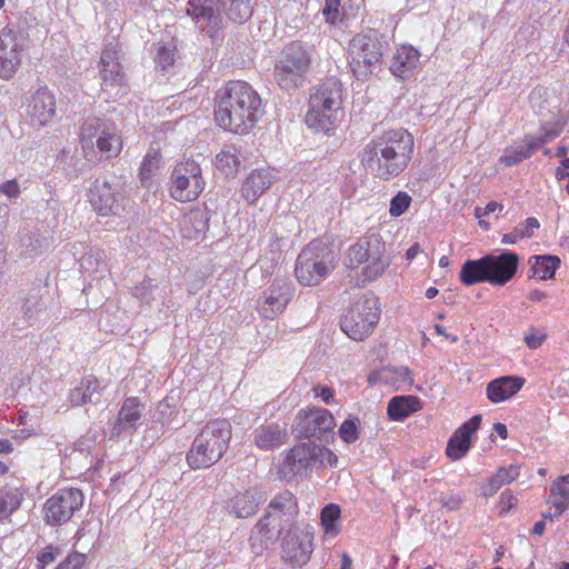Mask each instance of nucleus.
Listing matches in <instances>:
<instances>
[{
  "label": "nucleus",
  "instance_id": "nucleus-1",
  "mask_svg": "<svg viewBox=\"0 0 569 569\" xmlns=\"http://www.w3.org/2000/svg\"><path fill=\"white\" fill-rule=\"evenodd\" d=\"M262 113L260 96L244 81H230L217 92L214 119L223 130L247 134Z\"/></svg>",
  "mask_w": 569,
  "mask_h": 569
},
{
  "label": "nucleus",
  "instance_id": "nucleus-2",
  "mask_svg": "<svg viewBox=\"0 0 569 569\" xmlns=\"http://www.w3.org/2000/svg\"><path fill=\"white\" fill-rule=\"evenodd\" d=\"M413 137L405 129L385 131L365 147L362 163L376 177L389 179L401 173L413 152Z\"/></svg>",
  "mask_w": 569,
  "mask_h": 569
},
{
  "label": "nucleus",
  "instance_id": "nucleus-3",
  "mask_svg": "<svg viewBox=\"0 0 569 569\" xmlns=\"http://www.w3.org/2000/svg\"><path fill=\"white\" fill-rule=\"evenodd\" d=\"M231 439V425L226 419H211L194 438L187 462L191 469L209 468L226 452Z\"/></svg>",
  "mask_w": 569,
  "mask_h": 569
},
{
  "label": "nucleus",
  "instance_id": "nucleus-4",
  "mask_svg": "<svg viewBox=\"0 0 569 569\" xmlns=\"http://www.w3.org/2000/svg\"><path fill=\"white\" fill-rule=\"evenodd\" d=\"M341 83L336 78L326 79L310 96L306 123L316 132H329L335 128L341 113Z\"/></svg>",
  "mask_w": 569,
  "mask_h": 569
},
{
  "label": "nucleus",
  "instance_id": "nucleus-5",
  "mask_svg": "<svg viewBox=\"0 0 569 569\" xmlns=\"http://www.w3.org/2000/svg\"><path fill=\"white\" fill-rule=\"evenodd\" d=\"M312 63V50L300 41H292L283 47L276 60L273 79L283 90L290 91L301 87Z\"/></svg>",
  "mask_w": 569,
  "mask_h": 569
},
{
  "label": "nucleus",
  "instance_id": "nucleus-6",
  "mask_svg": "<svg viewBox=\"0 0 569 569\" xmlns=\"http://www.w3.org/2000/svg\"><path fill=\"white\" fill-rule=\"evenodd\" d=\"M336 263L337 256L331 246L322 240H313L296 260V278L303 286H316L333 271Z\"/></svg>",
  "mask_w": 569,
  "mask_h": 569
},
{
  "label": "nucleus",
  "instance_id": "nucleus-7",
  "mask_svg": "<svg viewBox=\"0 0 569 569\" xmlns=\"http://www.w3.org/2000/svg\"><path fill=\"white\" fill-rule=\"evenodd\" d=\"M80 142L87 156L99 153L101 158L117 157L122 149L116 124L99 117H88L80 127Z\"/></svg>",
  "mask_w": 569,
  "mask_h": 569
},
{
  "label": "nucleus",
  "instance_id": "nucleus-8",
  "mask_svg": "<svg viewBox=\"0 0 569 569\" xmlns=\"http://www.w3.org/2000/svg\"><path fill=\"white\" fill-rule=\"evenodd\" d=\"M223 11L234 22L243 23L252 14L251 0H190L187 13L197 22L218 26L219 12Z\"/></svg>",
  "mask_w": 569,
  "mask_h": 569
},
{
  "label": "nucleus",
  "instance_id": "nucleus-9",
  "mask_svg": "<svg viewBox=\"0 0 569 569\" xmlns=\"http://www.w3.org/2000/svg\"><path fill=\"white\" fill-rule=\"evenodd\" d=\"M380 317L379 299L373 293H365L356 300L342 318L341 330L352 340L361 341L373 330Z\"/></svg>",
  "mask_w": 569,
  "mask_h": 569
},
{
  "label": "nucleus",
  "instance_id": "nucleus-10",
  "mask_svg": "<svg viewBox=\"0 0 569 569\" xmlns=\"http://www.w3.org/2000/svg\"><path fill=\"white\" fill-rule=\"evenodd\" d=\"M281 538V559L292 568H301L313 552V532L308 526L290 523L288 529L281 527L278 531Z\"/></svg>",
  "mask_w": 569,
  "mask_h": 569
},
{
  "label": "nucleus",
  "instance_id": "nucleus-11",
  "mask_svg": "<svg viewBox=\"0 0 569 569\" xmlns=\"http://www.w3.org/2000/svg\"><path fill=\"white\" fill-rule=\"evenodd\" d=\"M206 186L198 162L186 159L178 162L170 177V196L179 202H191L199 198Z\"/></svg>",
  "mask_w": 569,
  "mask_h": 569
},
{
  "label": "nucleus",
  "instance_id": "nucleus-12",
  "mask_svg": "<svg viewBox=\"0 0 569 569\" xmlns=\"http://www.w3.org/2000/svg\"><path fill=\"white\" fill-rule=\"evenodd\" d=\"M351 68L357 78H366L372 73L383 54V44L377 32L361 33L350 42Z\"/></svg>",
  "mask_w": 569,
  "mask_h": 569
},
{
  "label": "nucleus",
  "instance_id": "nucleus-13",
  "mask_svg": "<svg viewBox=\"0 0 569 569\" xmlns=\"http://www.w3.org/2000/svg\"><path fill=\"white\" fill-rule=\"evenodd\" d=\"M332 452L313 443H300L295 446L284 457L280 467L283 478L289 479L297 475H305L317 462L330 461Z\"/></svg>",
  "mask_w": 569,
  "mask_h": 569
},
{
  "label": "nucleus",
  "instance_id": "nucleus-14",
  "mask_svg": "<svg viewBox=\"0 0 569 569\" xmlns=\"http://www.w3.org/2000/svg\"><path fill=\"white\" fill-rule=\"evenodd\" d=\"M83 493L77 488L61 489L52 495L44 503V519L50 526H61L68 522L83 506Z\"/></svg>",
  "mask_w": 569,
  "mask_h": 569
},
{
  "label": "nucleus",
  "instance_id": "nucleus-15",
  "mask_svg": "<svg viewBox=\"0 0 569 569\" xmlns=\"http://www.w3.org/2000/svg\"><path fill=\"white\" fill-rule=\"evenodd\" d=\"M293 297L291 284L286 279H274L258 299L257 310L264 319L281 315Z\"/></svg>",
  "mask_w": 569,
  "mask_h": 569
},
{
  "label": "nucleus",
  "instance_id": "nucleus-16",
  "mask_svg": "<svg viewBox=\"0 0 569 569\" xmlns=\"http://www.w3.org/2000/svg\"><path fill=\"white\" fill-rule=\"evenodd\" d=\"M24 50L22 34L12 28L0 31V78L9 80L17 72Z\"/></svg>",
  "mask_w": 569,
  "mask_h": 569
},
{
  "label": "nucleus",
  "instance_id": "nucleus-17",
  "mask_svg": "<svg viewBox=\"0 0 569 569\" xmlns=\"http://www.w3.org/2000/svg\"><path fill=\"white\" fill-rule=\"evenodd\" d=\"M90 203L100 216H120L124 211L126 198L110 182L97 179L89 191Z\"/></svg>",
  "mask_w": 569,
  "mask_h": 569
},
{
  "label": "nucleus",
  "instance_id": "nucleus-18",
  "mask_svg": "<svg viewBox=\"0 0 569 569\" xmlns=\"http://www.w3.org/2000/svg\"><path fill=\"white\" fill-rule=\"evenodd\" d=\"M335 427V418L323 408H311L303 412L298 422V433L303 438H320Z\"/></svg>",
  "mask_w": 569,
  "mask_h": 569
},
{
  "label": "nucleus",
  "instance_id": "nucleus-19",
  "mask_svg": "<svg viewBox=\"0 0 569 569\" xmlns=\"http://www.w3.org/2000/svg\"><path fill=\"white\" fill-rule=\"evenodd\" d=\"M28 113L33 124L47 126L56 116V97L48 88H39L28 106Z\"/></svg>",
  "mask_w": 569,
  "mask_h": 569
},
{
  "label": "nucleus",
  "instance_id": "nucleus-20",
  "mask_svg": "<svg viewBox=\"0 0 569 569\" xmlns=\"http://www.w3.org/2000/svg\"><path fill=\"white\" fill-rule=\"evenodd\" d=\"M490 260L487 262L490 273L489 283L503 286L515 276L518 268V256L511 251H503L498 256L486 254Z\"/></svg>",
  "mask_w": 569,
  "mask_h": 569
},
{
  "label": "nucleus",
  "instance_id": "nucleus-21",
  "mask_svg": "<svg viewBox=\"0 0 569 569\" xmlns=\"http://www.w3.org/2000/svg\"><path fill=\"white\" fill-rule=\"evenodd\" d=\"M274 182V174L268 168L251 170L243 179L241 186V197L248 204H254L257 200L268 190Z\"/></svg>",
  "mask_w": 569,
  "mask_h": 569
},
{
  "label": "nucleus",
  "instance_id": "nucleus-22",
  "mask_svg": "<svg viewBox=\"0 0 569 569\" xmlns=\"http://www.w3.org/2000/svg\"><path fill=\"white\" fill-rule=\"evenodd\" d=\"M99 72L102 84L108 87H123L126 76L119 62V56L113 47H106L101 53L99 62Z\"/></svg>",
  "mask_w": 569,
  "mask_h": 569
},
{
  "label": "nucleus",
  "instance_id": "nucleus-23",
  "mask_svg": "<svg viewBox=\"0 0 569 569\" xmlns=\"http://www.w3.org/2000/svg\"><path fill=\"white\" fill-rule=\"evenodd\" d=\"M481 416L476 415L459 427L448 441L446 453L451 460H459L470 449V437L479 428Z\"/></svg>",
  "mask_w": 569,
  "mask_h": 569
},
{
  "label": "nucleus",
  "instance_id": "nucleus-24",
  "mask_svg": "<svg viewBox=\"0 0 569 569\" xmlns=\"http://www.w3.org/2000/svg\"><path fill=\"white\" fill-rule=\"evenodd\" d=\"M299 513L297 498L289 490L277 493L267 507L264 516L267 518L278 519L284 523H293L292 521Z\"/></svg>",
  "mask_w": 569,
  "mask_h": 569
},
{
  "label": "nucleus",
  "instance_id": "nucleus-25",
  "mask_svg": "<svg viewBox=\"0 0 569 569\" xmlns=\"http://www.w3.org/2000/svg\"><path fill=\"white\" fill-rule=\"evenodd\" d=\"M266 500L264 492L256 487L249 488L243 492L236 493L228 503L230 513L237 518H248L253 516L261 502Z\"/></svg>",
  "mask_w": 569,
  "mask_h": 569
},
{
  "label": "nucleus",
  "instance_id": "nucleus-26",
  "mask_svg": "<svg viewBox=\"0 0 569 569\" xmlns=\"http://www.w3.org/2000/svg\"><path fill=\"white\" fill-rule=\"evenodd\" d=\"M144 407L137 398H127L119 411L112 436L132 435L142 417Z\"/></svg>",
  "mask_w": 569,
  "mask_h": 569
},
{
  "label": "nucleus",
  "instance_id": "nucleus-27",
  "mask_svg": "<svg viewBox=\"0 0 569 569\" xmlns=\"http://www.w3.org/2000/svg\"><path fill=\"white\" fill-rule=\"evenodd\" d=\"M370 257L362 264V274L365 281H373L381 276L389 264V259L385 253V243L378 237L371 236Z\"/></svg>",
  "mask_w": 569,
  "mask_h": 569
},
{
  "label": "nucleus",
  "instance_id": "nucleus-28",
  "mask_svg": "<svg viewBox=\"0 0 569 569\" xmlns=\"http://www.w3.org/2000/svg\"><path fill=\"white\" fill-rule=\"evenodd\" d=\"M525 379L517 376H503L490 381L487 396L491 402H501L516 395L523 386Z\"/></svg>",
  "mask_w": 569,
  "mask_h": 569
},
{
  "label": "nucleus",
  "instance_id": "nucleus-29",
  "mask_svg": "<svg viewBox=\"0 0 569 569\" xmlns=\"http://www.w3.org/2000/svg\"><path fill=\"white\" fill-rule=\"evenodd\" d=\"M180 226L184 238L197 240L209 228V211L207 209L193 208L183 216Z\"/></svg>",
  "mask_w": 569,
  "mask_h": 569
},
{
  "label": "nucleus",
  "instance_id": "nucleus-30",
  "mask_svg": "<svg viewBox=\"0 0 569 569\" xmlns=\"http://www.w3.org/2000/svg\"><path fill=\"white\" fill-rule=\"evenodd\" d=\"M277 537L274 528L270 526V518L263 516L252 528L249 542L253 553L260 555L274 543Z\"/></svg>",
  "mask_w": 569,
  "mask_h": 569
},
{
  "label": "nucleus",
  "instance_id": "nucleus-31",
  "mask_svg": "<svg viewBox=\"0 0 569 569\" xmlns=\"http://www.w3.org/2000/svg\"><path fill=\"white\" fill-rule=\"evenodd\" d=\"M419 52L411 46H402L392 57L390 71L392 74L406 78L419 62Z\"/></svg>",
  "mask_w": 569,
  "mask_h": 569
},
{
  "label": "nucleus",
  "instance_id": "nucleus-32",
  "mask_svg": "<svg viewBox=\"0 0 569 569\" xmlns=\"http://www.w3.org/2000/svg\"><path fill=\"white\" fill-rule=\"evenodd\" d=\"M101 387L98 379L93 376H88L70 391V402L73 406H82L88 402H98L100 399Z\"/></svg>",
  "mask_w": 569,
  "mask_h": 569
},
{
  "label": "nucleus",
  "instance_id": "nucleus-33",
  "mask_svg": "<svg viewBox=\"0 0 569 569\" xmlns=\"http://www.w3.org/2000/svg\"><path fill=\"white\" fill-rule=\"evenodd\" d=\"M489 258L483 256L477 260H467L460 270V281L465 286H472L478 282H489L490 273L488 272L487 262Z\"/></svg>",
  "mask_w": 569,
  "mask_h": 569
},
{
  "label": "nucleus",
  "instance_id": "nucleus-34",
  "mask_svg": "<svg viewBox=\"0 0 569 569\" xmlns=\"http://www.w3.org/2000/svg\"><path fill=\"white\" fill-rule=\"evenodd\" d=\"M540 147L541 140H533L530 136H526L520 144L506 148L500 157V162L509 167L515 166L530 158L532 152Z\"/></svg>",
  "mask_w": 569,
  "mask_h": 569
},
{
  "label": "nucleus",
  "instance_id": "nucleus-35",
  "mask_svg": "<svg viewBox=\"0 0 569 569\" xmlns=\"http://www.w3.org/2000/svg\"><path fill=\"white\" fill-rule=\"evenodd\" d=\"M132 296L142 305L151 306L153 302L164 305L167 290L166 287L153 284L151 279H143L142 282L132 289Z\"/></svg>",
  "mask_w": 569,
  "mask_h": 569
},
{
  "label": "nucleus",
  "instance_id": "nucleus-36",
  "mask_svg": "<svg viewBox=\"0 0 569 569\" xmlns=\"http://www.w3.org/2000/svg\"><path fill=\"white\" fill-rule=\"evenodd\" d=\"M287 440L288 432L279 425H269L264 428H261L254 437L256 445L263 450L281 446L282 443L287 442Z\"/></svg>",
  "mask_w": 569,
  "mask_h": 569
},
{
  "label": "nucleus",
  "instance_id": "nucleus-37",
  "mask_svg": "<svg viewBox=\"0 0 569 569\" xmlns=\"http://www.w3.org/2000/svg\"><path fill=\"white\" fill-rule=\"evenodd\" d=\"M420 407L419 398L415 396H396L388 403V416L392 420H402Z\"/></svg>",
  "mask_w": 569,
  "mask_h": 569
},
{
  "label": "nucleus",
  "instance_id": "nucleus-38",
  "mask_svg": "<svg viewBox=\"0 0 569 569\" xmlns=\"http://www.w3.org/2000/svg\"><path fill=\"white\" fill-rule=\"evenodd\" d=\"M240 150L236 146H226L216 156L217 168L227 177L234 176L241 167Z\"/></svg>",
  "mask_w": 569,
  "mask_h": 569
},
{
  "label": "nucleus",
  "instance_id": "nucleus-39",
  "mask_svg": "<svg viewBox=\"0 0 569 569\" xmlns=\"http://www.w3.org/2000/svg\"><path fill=\"white\" fill-rule=\"evenodd\" d=\"M529 276L540 280H548L555 276L560 264V259L555 256H535L529 260Z\"/></svg>",
  "mask_w": 569,
  "mask_h": 569
},
{
  "label": "nucleus",
  "instance_id": "nucleus-40",
  "mask_svg": "<svg viewBox=\"0 0 569 569\" xmlns=\"http://www.w3.org/2000/svg\"><path fill=\"white\" fill-rule=\"evenodd\" d=\"M23 500V492L11 486L0 487V519L9 518Z\"/></svg>",
  "mask_w": 569,
  "mask_h": 569
},
{
  "label": "nucleus",
  "instance_id": "nucleus-41",
  "mask_svg": "<svg viewBox=\"0 0 569 569\" xmlns=\"http://www.w3.org/2000/svg\"><path fill=\"white\" fill-rule=\"evenodd\" d=\"M379 377L382 379V383L395 386L397 389L413 383L411 371L403 366L382 367L379 369Z\"/></svg>",
  "mask_w": 569,
  "mask_h": 569
},
{
  "label": "nucleus",
  "instance_id": "nucleus-42",
  "mask_svg": "<svg viewBox=\"0 0 569 569\" xmlns=\"http://www.w3.org/2000/svg\"><path fill=\"white\" fill-rule=\"evenodd\" d=\"M551 493L555 497L552 505L557 516H560L568 507L569 501V472L558 477L551 485Z\"/></svg>",
  "mask_w": 569,
  "mask_h": 569
},
{
  "label": "nucleus",
  "instance_id": "nucleus-43",
  "mask_svg": "<svg viewBox=\"0 0 569 569\" xmlns=\"http://www.w3.org/2000/svg\"><path fill=\"white\" fill-rule=\"evenodd\" d=\"M370 247L371 236L351 246L346 258V266L351 269H357L362 266L366 259L370 257Z\"/></svg>",
  "mask_w": 569,
  "mask_h": 569
},
{
  "label": "nucleus",
  "instance_id": "nucleus-44",
  "mask_svg": "<svg viewBox=\"0 0 569 569\" xmlns=\"http://www.w3.org/2000/svg\"><path fill=\"white\" fill-rule=\"evenodd\" d=\"M340 513V507L335 503H329L321 510V526L326 536L336 537L339 533Z\"/></svg>",
  "mask_w": 569,
  "mask_h": 569
},
{
  "label": "nucleus",
  "instance_id": "nucleus-45",
  "mask_svg": "<svg viewBox=\"0 0 569 569\" xmlns=\"http://www.w3.org/2000/svg\"><path fill=\"white\" fill-rule=\"evenodd\" d=\"M160 153L157 151H150L143 158L140 167V180L144 187H150L152 178L159 173L160 169Z\"/></svg>",
  "mask_w": 569,
  "mask_h": 569
},
{
  "label": "nucleus",
  "instance_id": "nucleus-46",
  "mask_svg": "<svg viewBox=\"0 0 569 569\" xmlns=\"http://www.w3.org/2000/svg\"><path fill=\"white\" fill-rule=\"evenodd\" d=\"M338 433L346 443H355L360 435V420L357 417L346 419L339 427Z\"/></svg>",
  "mask_w": 569,
  "mask_h": 569
},
{
  "label": "nucleus",
  "instance_id": "nucleus-47",
  "mask_svg": "<svg viewBox=\"0 0 569 569\" xmlns=\"http://www.w3.org/2000/svg\"><path fill=\"white\" fill-rule=\"evenodd\" d=\"M565 122L557 120L553 123L547 122L540 128V132L536 136H530L533 140H541V146L556 137L563 130Z\"/></svg>",
  "mask_w": 569,
  "mask_h": 569
},
{
  "label": "nucleus",
  "instance_id": "nucleus-48",
  "mask_svg": "<svg viewBox=\"0 0 569 569\" xmlns=\"http://www.w3.org/2000/svg\"><path fill=\"white\" fill-rule=\"evenodd\" d=\"M411 203V197L403 191H399L390 201L389 212L392 217H399L405 213Z\"/></svg>",
  "mask_w": 569,
  "mask_h": 569
},
{
  "label": "nucleus",
  "instance_id": "nucleus-49",
  "mask_svg": "<svg viewBox=\"0 0 569 569\" xmlns=\"http://www.w3.org/2000/svg\"><path fill=\"white\" fill-rule=\"evenodd\" d=\"M174 57V48H172L170 44L159 46L156 54L157 66L162 70H167L169 67L173 66Z\"/></svg>",
  "mask_w": 569,
  "mask_h": 569
},
{
  "label": "nucleus",
  "instance_id": "nucleus-50",
  "mask_svg": "<svg viewBox=\"0 0 569 569\" xmlns=\"http://www.w3.org/2000/svg\"><path fill=\"white\" fill-rule=\"evenodd\" d=\"M41 297L39 292H30L26 298L22 306V310L28 320L33 319L40 311Z\"/></svg>",
  "mask_w": 569,
  "mask_h": 569
},
{
  "label": "nucleus",
  "instance_id": "nucleus-51",
  "mask_svg": "<svg viewBox=\"0 0 569 569\" xmlns=\"http://www.w3.org/2000/svg\"><path fill=\"white\" fill-rule=\"evenodd\" d=\"M80 267L87 272H98L100 269V266L103 264V261L101 260V257L99 253L96 252H87L84 253L80 260Z\"/></svg>",
  "mask_w": 569,
  "mask_h": 569
},
{
  "label": "nucleus",
  "instance_id": "nucleus-52",
  "mask_svg": "<svg viewBox=\"0 0 569 569\" xmlns=\"http://www.w3.org/2000/svg\"><path fill=\"white\" fill-rule=\"evenodd\" d=\"M98 440V432L96 430H89L86 435H83L78 441H76L74 447L79 452H91L94 449Z\"/></svg>",
  "mask_w": 569,
  "mask_h": 569
},
{
  "label": "nucleus",
  "instance_id": "nucleus-53",
  "mask_svg": "<svg viewBox=\"0 0 569 569\" xmlns=\"http://www.w3.org/2000/svg\"><path fill=\"white\" fill-rule=\"evenodd\" d=\"M40 241L28 234L20 239V253L24 257H33L39 253Z\"/></svg>",
  "mask_w": 569,
  "mask_h": 569
},
{
  "label": "nucleus",
  "instance_id": "nucleus-54",
  "mask_svg": "<svg viewBox=\"0 0 569 569\" xmlns=\"http://www.w3.org/2000/svg\"><path fill=\"white\" fill-rule=\"evenodd\" d=\"M520 473L519 465H510L509 467H501L496 471L498 478L503 485L512 482Z\"/></svg>",
  "mask_w": 569,
  "mask_h": 569
},
{
  "label": "nucleus",
  "instance_id": "nucleus-55",
  "mask_svg": "<svg viewBox=\"0 0 569 569\" xmlns=\"http://www.w3.org/2000/svg\"><path fill=\"white\" fill-rule=\"evenodd\" d=\"M339 4L340 0H326L322 13L328 22L336 23L339 20Z\"/></svg>",
  "mask_w": 569,
  "mask_h": 569
},
{
  "label": "nucleus",
  "instance_id": "nucleus-56",
  "mask_svg": "<svg viewBox=\"0 0 569 569\" xmlns=\"http://www.w3.org/2000/svg\"><path fill=\"white\" fill-rule=\"evenodd\" d=\"M84 563V556L81 553H72L68 556L57 569H80Z\"/></svg>",
  "mask_w": 569,
  "mask_h": 569
},
{
  "label": "nucleus",
  "instance_id": "nucleus-57",
  "mask_svg": "<svg viewBox=\"0 0 569 569\" xmlns=\"http://www.w3.org/2000/svg\"><path fill=\"white\" fill-rule=\"evenodd\" d=\"M0 193L9 198H17L20 194V187L16 179L8 180L0 184Z\"/></svg>",
  "mask_w": 569,
  "mask_h": 569
},
{
  "label": "nucleus",
  "instance_id": "nucleus-58",
  "mask_svg": "<svg viewBox=\"0 0 569 569\" xmlns=\"http://www.w3.org/2000/svg\"><path fill=\"white\" fill-rule=\"evenodd\" d=\"M546 336L537 332L533 328L530 329L529 333L525 335V342L530 349H537L543 342Z\"/></svg>",
  "mask_w": 569,
  "mask_h": 569
},
{
  "label": "nucleus",
  "instance_id": "nucleus-59",
  "mask_svg": "<svg viewBox=\"0 0 569 569\" xmlns=\"http://www.w3.org/2000/svg\"><path fill=\"white\" fill-rule=\"evenodd\" d=\"M503 486L502 481L495 473L486 486H483L482 496L491 497L493 496L501 487Z\"/></svg>",
  "mask_w": 569,
  "mask_h": 569
},
{
  "label": "nucleus",
  "instance_id": "nucleus-60",
  "mask_svg": "<svg viewBox=\"0 0 569 569\" xmlns=\"http://www.w3.org/2000/svg\"><path fill=\"white\" fill-rule=\"evenodd\" d=\"M273 246H276L277 248H276V250H273V249L271 250V254H272V257H271V259H270V264H268V261H267V260H268V258H267L266 256H264V257H262V258L259 260V263H260L261 268H262L263 270L268 271V272L270 271V269H272V268L276 266V263H277V262H278V260L280 259V254H281V253H280V250H279V244H278V242H274L273 244H271V247H273Z\"/></svg>",
  "mask_w": 569,
  "mask_h": 569
},
{
  "label": "nucleus",
  "instance_id": "nucleus-61",
  "mask_svg": "<svg viewBox=\"0 0 569 569\" xmlns=\"http://www.w3.org/2000/svg\"><path fill=\"white\" fill-rule=\"evenodd\" d=\"M517 503V498L512 496L509 491H503L500 495V505H501V511L506 512L509 511L512 507H515Z\"/></svg>",
  "mask_w": 569,
  "mask_h": 569
},
{
  "label": "nucleus",
  "instance_id": "nucleus-62",
  "mask_svg": "<svg viewBox=\"0 0 569 569\" xmlns=\"http://www.w3.org/2000/svg\"><path fill=\"white\" fill-rule=\"evenodd\" d=\"M525 237H530V232L516 229L513 232L503 234L502 243L512 244V243H516L518 239H521Z\"/></svg>",
  "mask_w": 569,
  "mask_h": 569
},
{
  "label": "nucleus",
  "instance_id": "nucleus-63",
  "mask_svg": "<svg viewBox=\"0 0 569 569\" xmlns=\"http://www.w3.org/2000/svg\"><path fill=\"white\" fill-rule=\"evenodd\" d=\"M315 392L317 397H320L327 405L331 403L333 400V391L328 387H317L315 388Z\"/></svg>",
  "mask_w": 569,
  "mask_h": 569
},
{
  "label": "nucleus",
  "instance_id": "nucleus-64",
  "mask_svg": "<svg viewBox=\"0 0 569 569\" xmlns=\"http://www.w3.org/2000/svg\"><path fill=\"white\" fill-rule=\"evenodd\" d=\"M54 560L53 550L51 547L46 548L38 557V561L41 565L40 569H44L46 565H49Z\"/></svg>",
  "mask_w": 569,
  "mask_h": 569
}]
</instances>
